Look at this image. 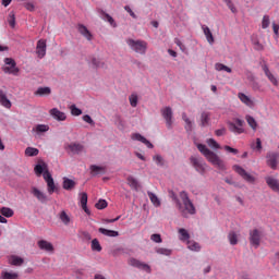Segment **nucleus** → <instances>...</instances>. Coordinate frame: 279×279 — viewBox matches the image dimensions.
I'll list each match as a JSON object with an SVG mask.
<instances>
[{"instance_id":"obj_24","label":"nucleus","mask_w":279,"mask_h":279,"mask_svg":"<svg viewBox=\"0 0 279 279\" xmlns=\"http://www.w3.org/2000/svg\"><path fill=\"white\" fill-rule=\"evenodd\" d=\"M266 184H268V186L275 191L276 193H279V182L278 180L271 178V177H268L266 178Z\"/></svg>"},{"instance_id":"obj_7","label":"nucleus","mask_w":279,"mask_h":279,"mask_svg":"<svg viewBox=\"0 0 279 279\" xmlns=\"http://www.w3.org/2000/svg\"><path fill=\"white\" fill-rule=\"evenodd\" d=\"M233 171L238 173V175H241L242 180H245V182H248V184H254L256 182V178L254 175L250 174L243 167L239 165L233 166Z\"/></svg>"},{"instance_id":"obj_58","label":"nucleus","mask_w":279,"mask_h":279,"mask_svg":"<svg viewBox=\"0 0 279 279\" xmlns=\"http://www.w3.org/2000/svg\"><path fill=\"white\" fill-rule=\"evenodd\" d=\"M150 241H154V243H161L162 242V238L160 236V234L154 233L150 236Z\"/></svg>"},{"instance_id":"obj_27","label":"nucleus","mask_w":279,"mask_h":279,"mask_svg":"<svg viewBox=\"0 0 279 279\" xmlns=\"http://www.w3.org/2000/svg\"><path fill=\"white\" fill-rule=\"evenodd\" d=\"M203 32H204L209 45H213V43H215V37L213 36V32H210V28L206 25H203Z\"/></svg>"},{"instance_id":"obj_12","label":"nucleus","mask_w":279,"mask_h":279,"mask_svg":"<svg viewBox=\"0 0 279 279\" xmlns=\"http://www.w3.org/2000/svg\"><path fill=\"white\" fill-rule=\"evenodd\" d=\"M36 53H37V57L43 60V58L45 56H47V40L45 39H39L37 41V46H36Z\"/></svg>"},{"instance_id":"obj_5","label":"nucleus","mask_w":279,"mask_h":279,"mask_svg":"<svg viewBox=\"0 0 279 279\" xmlns=\"http://www.w3.org/2000/svg\"><path fill=\"white\" fill-rule=\"evenodd\" d=\"M191 165L194 167L195 171L199 173L201 175H204L206 173V168L208 167L206 162L199 157H191L190 158Z\"/></svg>"},{"instance_id":"obj_46","label":"nucleus","mask_w":279,"mask_h":279,"mask_svg":"<svg viewBox=\"0 0 279 279\" xmlns=\"http://www.w3.org/2000/svg\"><path fill=\"white\" fill-rule=\"evenodd\" d=\"M215 69L216 71H226L227 73H232V69L228 68V65H225L222 63H216Z\"/></svg>"},{"instance_id":"obj_20","label":"nucleus","mask_w":279,"mask_h":279,"mask_svg":"<svg viewBox=\"0 0 279 279\" xmlns=\"http://www.w3.org/2000/svg\"><path fill=\"white\" fill-rule=\"evenodd\" d=\"M32 194L34 195V197H36L38 199V202H41V204H45V202H47V195L45 193L40 192V190H38V187H33Z\"/></svg>"},{"instance_id":"obj_47","label":"nucleus","mask_w":279,"mask_h":279,"mask_svg":"<svg viewBox=\"0 0 279 279\" xmlns=\"http://www.w3.org/2000/svg\"><path fill=\"white\" fill-rule=\"evenodd\" d=\"M92 63L96 69H104V66H106V63H104V61L97 58H93Z\"/></svg>"},{"instance_id":"obj_41","label":"nucleus","mask_w":279,"mask_h":279,"mask_svg":"<svg viewBox=\"0 0 279 279\" xmlns=\"http://www.w3.org/2000/svg\"><path fill=\"white\" fill-rule=\"evenodd\" d=\"M104 21H107L111 25V27H117V22H114V19L110 16V14L102 12Z\"/></svg>"},{"instance_id":"obj_56","label":"nucleus","mask_w":279,"mask_h":279,"mask_svg":"<svg viewBox=\"0 0 279 279\" xmlns=\"http://www.w3.org/2000/svg\"><path fill=\"white\" fill-rule=\"evenodd\" d=\"M170 195H171V198L173 199V202H175L177 208L182 209V202H180V198H178V195H175L173 192H170Z\"/></svg>"},{"instance_id":"obj_49","label":"nucleus","mask_w":279,"mask_h":279,"mask_svg":"<svg viewBox=\"0 0 279 279\" xmlns=\"http://www.w3.org/2000/svg\"><path fill=\"white\" fill-rule=\"evenodd\" d=\"M153 160H154V162H156V165H157L158 167H165V159L162 158V156H160V155H155V156L153 157Z\"/></svg>"},{"instance_id":"obj_13","label":"nucleus","mask_w":279,"mask_h":279,"mask_svg":"<svg viewBox=\"0 0 279 279\" xmlns=\"http://www.w3.org/2000/svg\"><path fill=\"white\" fill-rule=\"evenodd\" d=\"M132 141H138L140 143H143L144 145H146V147H148V149H154V144H151V142H149L147 138H145V136L141 135L140 133H134L131 136Z\"/></svg>"},{"instance_id":"obj_32","label":"nucleus","mask_w":279,"mask_h":279,"mask_svg":"<svg viewBox=\"0 0 279 279\" xmlns=\"http://www.w3.org/2000/svg\"><path fill=\"white\" fill-rule=\"evenodd\" d=\"M187 248L191 250V252H199L202 250V246H199V243L187 240Z\"/></svg>"},{"instance_id":"obj_31","label":"nucleus","mask_w":279,"mask_h":279,"mask_svg":"<svg viewBox=\"0 0 279 279\" xmlns=\"http://www.w3.org/2000/svg\"><path fill=\"white\" fill-rule=\"evenodd\" d=\"M147 195L154 206L158 208L160 206V198L154 192H147Z\"/></svg>"},{"instance_id":"obj_37","label":"nucleus","mask_w":279,"mask_h":279,"mask_svg":"<svg viewBox=\"0 0 279 279\" xmlns=\"http://www.w3.org/2000/svg\"><path fill=\"white\" fill-rule=\"evenodd\" d=\"M179 234L180 241H189V239H191V234H189V231H186L184 228L179 229Z\"/></svg>"},{"instance_id":"obj_30","label":"nucleus","mask_w":279,"mask_h":279,"mask_svg":"<svg viewBox=\"0 0 279 279\" xmlns=\"http://www.w3.org/2000/svg\"><path fill=\"white\" fill-rule=\"evenodd\" d=\"M246 123L250 125V128H252V130L254 132H256L257 128H258V122H256V119H254V117L252 116H246Z\"/></svg>"},{"instance_id":"obj_19","label":"nucleus","mask_w":279,"mask_h":279,"mask_svg":"<svg viewBox=\"0 0 279 279\" xmlns=\"http://www.w3.org/2000/svg\"><path fill=\"white\" fill-rule=\"evenodd\" d=\"M66 149H70L72 154H82V151H84V145L80 143H71L68 145Z\"/></svg>"},{"instance_id":"obj_33","label":"nucleus","mask_w":279,"mask_h":279,"mask_svg":"<svg viewBox=\"0 0 279 279\" xmlns=\"http://www.w3.org/2000/svg\"><path fill=\"white\" fill-rule=\"evenodd\" d=\"M90 172L93 175H98V173H106V167L92 165Z\"/></svg>"},{"instance_id":"obj_61","label":"nucleus","mask_w":279,"mask_h":279,"mask_svg":"<svg viewBox=\"0 0 279 279\" xmlns=\"http://www.w3.org/2000/svg\"><path fill=\"white\" fill-rule=\"evenodd\" d=\"M24 8H26L28 10V12H34L36 10V7L32 2H26L24 4Z\"/></svg>"},{"instance_id":"obj_44","label":"nucleus","mask_w":279,"mask_h":279,"mask_svg":"<svg viewBox=\"0 0 279 279\" xmlns=\"http://www.w3.org/2000/svg\"><path fill=\"white\" fill-rule=\"evenodd\" d=\"M228 239L231 245H236V243H239V238L234 231L229 233Z\"/></svg>"},{"instance_id":"obj_23","label":"nucleus","mask_w":279,"mask_h":279,"mask_svg":"<svg viewBox=\"0 0 279 279\" xmlns=\"http://www.w3.org/2000/svg\"><path fill=\"white\" fill-rule=\"evenodd\" d=\"M10 265H13V267H21L23 263H25V259L23 257L11 255L9 258Z\"/></svg>"},{"instance_id":"obj_3","label":"nucleus","mask_w":279,"mask_h":279,"mask_svg":"<svg viewBox=\"0 0 279 279\" xmlns=\"http://www.w3.org/2000/svg\"><path fill=\"white\" fill-rule=\"evenodd\" d=\"M125 43L126 45H129L130 49L135 53H140V56H145V53H147V41L128 38Z\"/></svg>"},{"instance_id":"obj_38","label":"nucleus","mask_w":279,"mask_h":279,"mask_svg":"<svg viewBox=\"0 0 279 279\" xmlns=\"http://www.w3.org/2000/svg\"><path fill=\"white\" fill-rule=\"evenodd\" d=\"M238 97H239L240 101H242V104H245V106H252V99H250L247 97V95H245L243 93H239Z\"/></svg>"},{"instance_id":"obj_57","label":"nucleus","mask_w":279,"mask_h":279,"mask_svg":"<svg viewBox=\"0 0 279 279\" xmlns=\"http://www.w3.org/2000/svg\"><path fill=\"white\" fill-rule=\"evenodd\" d=\"M34 170L36 175H43V173H45V167L43 165L35 166Z\"/></svg>"},{"instance_id":"obj_35","label":"nucleus","mask_w":279,"mask_h":279,"mask_svg":"<svg viewBox=\"0 0 279 279\" xmlns=\"http://www.w3.org/2000/svg\"><path fill=\"white\" fill-rule=\"evenodd\" d=\"M98 232H100V234H104L105 236H118L119 235L118 231L108 230V229H104V228H99Z\"/></svg>"},{"instance_id":"obj_60","label":"nucleus","mask_w":279,"mask_h":279,"mask_svg":"<svg viewBox=\"0 0 279 279\" xmlns=\"http://www.w3.org/2000/svg\"><path fill=\"white\" fill-rule=\"evenodd\" d=\"M226 3H227V5H228V8H229V10H231V12H236V8L234 7V3H232V0H223Z\"/></svg>"},{"instance_id":"obj_28","label":"nucleus","mask_w":279,"mask_h":279,"mask_svg":"<svg viewBox=\"0 0 279 279\" xmlns=\"http://www.w3.org/2000/svg\"><path fill=\"white\" fill-rule=\"evenodd\" d=\"M201 125L202 128H206L207 125H210V113L203 112L201 114Z\"/></svg>"},{"instance_id":"obj_48","label":"nucleus","mask_w":279,"mask_h":279,"mask_svg":"<svg viewBox=\"0 0 279 279\" xmlns=\"http://www.w3.org/2000/svg\"><path fill=\"white\" fill-rule=\"evenodd\" d=\"M129 101H130V105L132 106V108H136V106H138V96L136 94H132L129 97Z\"/></svg>"},{"instance_id":"obj_2","label":"nucleus","mask_w":279,"mask_h":279,"mask_svg":"<svg viewBox=\"0 0 279 279\" xmlns=\"http://www.w3.org/2000/svg\"><path fill=\"white\" fill-rule=\"evenodd\" d=\"M180 202L182 204V208H178L182 215H195L197 210L195 209V205L193 201L189 197V193L186 191H181L179 193Z\"/></svg>"},{"instance_id":"obj_40","label":"nucleus","mask_w":279,"mask_h":279,"mask_svg":"<svg viewBox=\"0 0 279 279\" xmlns=\"http://www.w3.org/2000/svg\"><path fill=\"white\" fill-rule=\"evenodd\" d=\"M2 279H19V274L16 272H9V271H2L1 272Z\"/></svg>"},{"instance_id":"obj_52","label":"nucleus","mask_w":279,"mask_h":279,"mask_svg":"<svg viewBox=\"0 0 279 279\" xmlns=\"http://www.w3.org/2000/svg\"><path fill=\"white\" fill-rule=\"evenodd\" d=\"M60 219L62 223H64L65 226H69V223L71 222V218H69V215H66V211H62L60 214Z\"/></svg>"},{"instance_id":"obj_54","label":"nucleus","mask_w":279,"mask_h":279,"mask_svg":"<svg viewBox=\"0 0 279 279\" xmlns=\"http://www.w3.org/2000/svg\"><path fill=\"white\" fill-rule=\"evenodd\" d=\"M70 110L73 117H80V114H82V109L77 108L75 105H72Z\"/></svg>"},{"instance_id":"obj_50","label":"nucleus","mask_w":279,"mask_h":279,"mask_svg":"<svg viewBox=\"0 0 279 279\" xmlns=\"http://www.w3.org/2000/svg\"><path fill=\"white\" fill-rule=\"evenodd\" d=\"M207 145L209 147H211L213 149H220L221 148V146L219 145V143H217V141H215V138L207 140Z\"/></svg>"},{"instance_id":"obj_59","label":"nucleus","mask_w":279,"mask_h":279,"mask_svg":"<svg viewBox=\"0 0 279 279\" xmlns=\"http://www.w3.org/2000/svg\"><path fill=\"white\" fill-rule=\"evenodd\" d=\"M83 121H85V123H88L89 125H95V121L88 114L83 116Z\"/></svg>"},{"instance_id":"obj_1","label":"nucleus","mask_w":279,"mask_h":279,"mask_svg":"<svg viewBox=\"0 0 279 279\" xmlns=\"http://www.w3.org/2000/svg\"><path fill=\"white\" fill-rule=\"evenodd\" d=\"M198 151L205 156V158L210 162L216 169H219V171H226V162L219 157L215 151L208 149L206 145L204 144H198L197 145Z\"/></svg>"},{"instance_id":"obj_10","label":"nucleus","mask_w":279,"mask_h":279,"mask_svg":"<svg viewBox=\"0 0 279 279\" xmlns=\"http://www.w3.org/2000/svg\"><path fill=\"white\" fill-rule=\"evenodd\" d=\"M262 233L258 229L250 231L248 241L253 247L257 248L260 245Z\"/></svg>"},{"instance_id":"obj_42","label":"nucleus","mask_w":279,"mask_h":279,"mask_svg":"<svg viewBox=\"0 0 279 279\" xmlns=\"http://www.w3.org/2000/svg\"><path fill=\"white\" fill-rule=\"evenodd\" d=\"M102 247L101 244L99 243V240L94 239L92 240V252H101Z\"/></svg>"},{"instance_id":"obj_64","label":"nucleus","mask_w":279,"mask_h":279,"mask_svg":"<svg viewBox=\"0 0 279 279\" xmlns=\"http://www.w3.org/2000/svg\"><path fill=\"white\" fill-rule=\"evenodd\" d=\"M82 238L84 241H90V239H93V236L88 233V231H84L82 233Z\"/></svg>"},{"instance_id":"obj_55","label":"nucleus","mask_w":279,"mask_h":279,"mask_svg":"<svg viewBox=\"0 0 279 279\" xmlns=\"http://www.w3.org/2000/svg\"><path fill=\"white\" fill-rule=\"evenodd\" d=\"M269 25H270L269 15H264L263 21H262V28L267 29V27H269Z\"/></svg>"},{"instance_id":"obj_26","label":"nucleus","mask_w":279,"mask_h":279,"mask_svg":"<svg viewBox=\"0 0 279 279\" xmlns=\"http://www.w3.org/2000/svg\"><path fill=\"white\" fill-rule=\"evenodd\" d=\"M35 95L37 97H47L51 95V88L50 87H38V89L35 92Z\"/></svg>"},{"instance_id":"obj_63","label":"nucleus","mask_w":279,"mask_h":279,"mask_svg":"<svg viewBox=\"0 0 279 279\" xmlns=\"http://www.w3.org/2000/svg\"><path fill=\"white\" fill-rule=\"evenodd\" d=\"M226 132H227L226 128H222V129L216 130L215 134L216 136H226Z\"/></svg>"},{"instance_id":"obj_34","label":"nucleus","mask_w":279,"mask_h":279,"mask_svg":"<svg viewBox=\"0 0 279 279\" xmlns=\"http://www.w3.org/2000/svg\"><path fill=\"white\" fill-rule=\"evenodd\" d=\"M182 119L185 122V130L186 132H192L193 131V122L186 117V113H182Z\"/></svg>"},{"instance_id":"obj_4","label":"nucleus","mask_w":279,"mask_h":279,"mask_svg":"<svg viewBox=\"0 0 279 279\" xmlns=\"http://www.w3.org/2000/svg\"><path fill=\"white\" fill-rule=\"evenodd\" d=\"M4 66L2 68V71L4 73H8L9 75H19V68L16 66V61L12 58H5L4 59Z\"/></svg>"},{"instance_id":"obj_45","label":"nucleus","mask_w":279,"mask_h":279,"mask_svg":"<svg viewBox=\"0 0 279 279\" xmlns=\"http://www.w3.org/2000/svg\"><path fill=\"white\" fill-rule=\"evenodd\" d=\"M33 130H35V132H37V134H41L43 132H49V125H47V124H38Z\"/></svg>"},{"instance_id":"obj_25","label":"nucleus","mask_w":279,"mask_h":279,"mask_svg":"<svg viewBox=\"0 0 279 279\" xmlns=\"http://www.w3.org/2000/svg\"><path fill=\"white\" fill-rule=\"evenodd\" d=\"M75 181L64 177L63 178V189L64 191H73V189H75Z\"/></svg>"},{"instance_id":"obj_6","label":"nucleus","mask_w":279,"mask_h":279,"mask_svg":"<svg viewBox=\"0 0 279 279\" xmlns=\"http://www.w3.org/2000/svg\"><path fill=\"white\" fill-rule=\"evenodd\" d=\"M243 125H245V121L239 118H235L234 122H228L229 130L233 134H244L245 129H243Z\"/></svg>"},{"instance_id":"obj_29","label":"nucleus","mask_w":279,"mask_h":279,"mask_svg":"<svg viewBox=\"0 0 279 279\" xmlns=\"http://www.w3.org/2000/svg\"><path fill=\"white\" fill-rule=\"evenodd\" d=\"M128 184L131 189H133V191H138V189H141V184L134 177L128 178Z\"/></svg>"},{"instance_id":"obj_53","label":"nucleus","mask_w":279,"mask_h":279,"mask_svg":"<svg viewBox=\"0 0 279 279\" xmlns=\"http://www.w3.org/2000/svg\"><path fill=\"white\" fill-rule=\"evenodd\" d=\"M157 254H161L162 256H171V250L165 248V247H159L156 250Z\"/></svg>"},{"instance_id":"obj_21","label":"nucleus","mask_w":279,"mask_h":279,"mask_svg":"<svg viewBox=\"0 0 279 279\" xmlns=\"http://www.w3.org/2000/svg\"><path fill=\"white\" fill-rule=\"evenodd\" d=\"M78 32L86 40H93V34L84 24H78Z\"/></svg>"},{"instance_id":"obj_51","label":"nucleus","mask_w":279,"mask_h":279,"mask_svg":"<svg viewBox=\"0 0 279 279\" xmlns=\"http://www.w3.org/2000/svg\"><path fill=\"white\" fill-rule=\"evenodd\" d=\"M95 206L98 210H104V208H108V202L106 199H99Z\"/></svg>"},{"instance_id":"obj_14","label":"nucleus","mask_w":279,"mask_h":279,"mask_svg":"<svg viewBox=\"0 0 279 279\" xmlns=\"http://www.w3.org/2000/svg\"><path fill=\"white\" fill-rule=\"evenodd\" d=\"M267 165L268 167H270V169L278 168V153H268Z\"/></svg>"},{"instance_id":"obj_62","label":"nucleus","mask_w":279,"mask_h":279,"mask_svg":"<svg viewBox=\"0 0 279 279\" xmlns=\"http://www.w3.org/2000/svg\"><path fill=\"white\" fill-rule=\"evenodd\" d=\"M124 10L130 14V16H132V19H137L136 13H134V11H132V9L129 5H125Z\"/></svg>"},{"instance_id":"obj_22","label":"nucleus","mask_w":279,"mask_h":279,"mask_svg":"<svg viewBox=\"0 0 279 279\" xmlns=\"http://www.w3.org/2000/svg\"><path fill=\"white\" fill-rule=\"evenodd\" d=\"M0 104L3 106V108H12V102L10 101V99H8V96L5 95V92H3V89H0Z\"/></svg>"},{"instance_id":"obj_18","label":"nucleus","mask_w":279,"mask_h":279,"mask_svg":"<svg viewBox=\"0 0 279 279\" xmlns=\"http://www.w3.org/2000/svg\"><path fill=\"white\" fill-rule=\"evenodd\" d=\"M37 245H38L39 250H44L45 252L53 253V244H51V242H48L47 240L38 241Z\"/></svg>"},{"instance_id":"obj_36","label":"nucleus","mask_w":279,"mask_h":279,"mask_svg":"<svg viewBox=\"0 0 279 279\" xmlns=\"http://www.w3.org/2000/svg\"><path fill=\"white\" fill-rule=\"evenodd\" d=\"M0 214H2V216L7 218L14 217V210H12V208L10 207L0 208Z\"/></svg>"},{"instance_id":"obj_16","label":"nucleus","mask_w":279,"mask_h":279,"mask_svg":"<svg viewBox=\"0 0 279 279\" xmlns=\"http://www.w3.org/2000/svg\"><path fill=\"white\" fill-rule=\"evenodd\" d=\"M50 116L53 117L57 121H66V113L60 111L58 108L51 109Z\"/></svg>"},{"instance_id":"obj_11","label":"nucleus","mask_w":279,"mask_h":279,"mask_svg":"<svg viewBox=\"0 0 279 279\" xmlns=\"http://www.w3.org/2000/svg\"><path fill=\"white\" fill-rule=\"evenodd\" d=\"M43 175H44L45 182H47L48 193L50 195H53V193H56V183L53 182V177H51V173L49 172V170H45Z\"/></svg>"},{"instance_id":"obj_8","label":"nucleus","mask_w":279,"mask_h":279,"mask_svg":"<svg viewBox=\"0 0 279 279\" xmlns=\"http://www.w3.org/2000/svg\"><path fill=\"white\" fill-rule=\"evenodd\" d=\"M161 117L165 119L168 130H171L173 128V110H171V107L161 109Z\"/></svg>"},{"instance_id":"obj_9","label":"nucleus","mask_w":279,"mask_h":279,"mask_svg":"<svg viewBox=\"0 0 279 279\" xmlns=\"http://www.w3.org/2000/svg\"><path fill=\"white\" fill-rule=\"evenodd\" d=\"M129 265L131 267H136V269H142L143 271H146V274H151V267L134 257H131L129 259Z\"/></svg>"},{"instance_id":"obj_15","label":"nucleus","mask_w":279,"mask_h":279,"mask_svg":"<svg viewBox=\"0 0 279 279\" xmlns=\"http://www.w3.org/2000/svg\"><path fill=\"white\" fill-rule=\"evenodd\" d=\"M80 195L81 208L84 210V213H86V215H90V210L88 209V194L83 192Z\"/></svg>"},{"instance_id":"obj_17","label":"nucleus","mask_w":279,"mask_h":279,"mask_svg":"<svg viewBox=\"0 0 279 279\" xmlns=\"http://www.w3.org/2000/svg\"><path fill=\"white\" fill-rule=\"evenodd\" d=\"M262 69L266 75V77H268L269 82H271V84H274V86H278V78H276V76L272 75L271 71H269V66H267V64L262 65Z\"/></svg>"},{"instance_id":"obj_43","label":"nucleus","mask_w":279,"mask_h":279,"mask_svg":"<svg viewBox=\"0 0 279 279\" xmlns=\"http://www.w3.org/2000/svg\"><path fill=\"white\" fill-rule=\"evenodd\" d=\"M8 23L10 25V27H12V29H14V27H16V16L14 15V12H10V14L8 16Z\"/></svg>"},{"instance_id":"obj_39","label":"nucleus","mask_w":279,"mask_h":279,"mask_svg":"<svg viewBox=\"0 0 279 279\" xmlns=\"http://www.w3.org/2000/svg\"><path fill=\"white\" fill-rule=\"evenodd\" d=\"M38 154H40V150H38V148L27 147L25 149V156L34 157V156H38Z\"/></svg>"}]
</instances>
